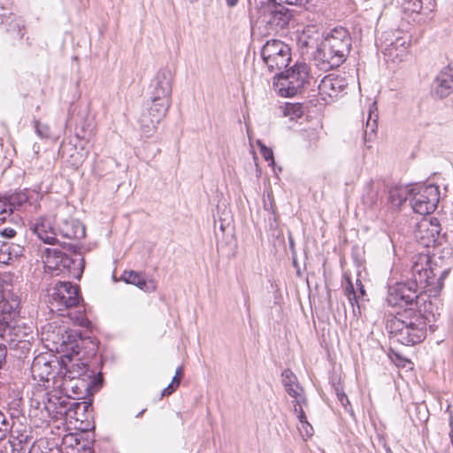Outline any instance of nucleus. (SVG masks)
Masks as SVG:
<instances>
[{
  "label": "nucleus",
  "mask_w": 453,
  "mask_h": 453,
  "mask_svg": "<svg viewBox=\"0 0 453 453\" xmlns=\"http://www.w3.org/2000/svg\"><path fill=\"white\" fill-rule=\"evenodd\" d=\"M390 339L411 346L421 342L426 335V319L412 308H405L387 321Z\"/></svg>",
  "instance_id": "nucleus-1"
},
{
  "label": "nucleus",
  "mask_w": 453,
  "mask_h": 453,
  "mask_svg": "<svg viewBox=\"0 0 453 453\" xmlns=\"http://www.w3.org/2000/svg\"><path fill=\"white\" fill-rule=\"evenodd\" d=\"M248 12L251 25L265 27L268 34L286 28L292 18L290 10L277 0H250Z\"/></svg>",
  "instance_id": "nucleus-2"
},
{
  "label": "nucleus",
  "mask_w": 453,
  "mask_h": 453,
  "mask_svg": "<svg viewBox=\"0 0 453 453\" xmlns=\"http://www.w3.org/2000/svg\"><path fill=\"white\" fill-rule=\"evenodd\" d=\"M351 38L344 27H335L325 38L315 57L316 65L324 71L338 67L349 53Z\"/></svg>",
  "instance_id": "nucleus-3"
},
{
  "label": "nucleus",
  "mask_w": 453,
  "mask_h": 453,
  "mask_svg": "<svg viewBox=\"0 0 453 453\" xmlns=\"http://www.w3.org/2000/svg\"><path fill=\"white\" fill-rule=\"evenodd\" d=\"M45 272L52 276L62 275L80 279L83 270V259H73L57 248H47L42 254Z\"/></svg>",
  "instance_id": "nucleus-4"
},
{
  "label": "nucleus",
  "mask_w": 453,
  "mask_h": 453,
  "mask_svg": "<svg viewBox=\"0 0 453 453\" xmlns=\"http://www.w3.org/2000/svg\"><path fill=\"white\" fill-rule=\"evenodd\" d=\"M275 90L281 96H294L302 92L309 80V66L305 63H296L293 67L275 77Z\"/></svg>",
  "instance_id": "nucleus-5"
},
{
  "label": "nucleus",
  "mask_w": 453,
  "mask_h": 453,
  "mask_svg": "<svg viewBox=\"0 0 453 453\" xmlns=\"http://www.w3.org/2000/svg\"><path fill=\"white\" fill-rule=\"evenodd\" d=\"M437 267H434L429 251L419 252L412 258V265L410 271L408 284L421 294L427 287H434Z\"/></svg>",
  "instance_id": "nucleus-6"
},
{
  "label": "nucleus",
  "mask_w": 453,
  "mask_h": 453,
  "mask_svg": "<svg viewBox=\"0 0 453 453\" xmlns=\"http://www.w3.org/2000/svg\"><path fill=\"white\" fill-rule=\"evenodd\" d=\"M32 406L44 411L48 417L58 418V416L68 415L74 408H80L85 403L71 402L67 398L58 396L56 394H50L45 389H39L34 394L31 399Z\"/></svg>",
  "instance_id": "nucleus-7"
},
{
  "label": "nucleus",
  "mask_w": 453,
  "mask_h": 453,
  "mask_svg": "<svg viewBox=\"0 0 453 453\" xmlns=\"http://www.w3.org/2000/svg\"><path fill=\"white\" fill-rule=\"evenodd\" d=\"M80 300L77 286L70 281H58L50 290L47 302L51 311H58L64 316L63 311L76 307Z\"/></svg>",
  "instance_id": "nucleus-8"
},
{
  "label": "nucleus",
  "mask_w": 453,
  "mask_h": 453,
  "mask_svg": "<svg viewBox=\"0 0 453 453\" xmlns=\"http://www.w3.org/2000/svg\"><path fill=\"white\" fill-rule=\"evenodd\" d=\"M173 73L167 69H160L152 79L150 88V104L168 111L172 100Z\"/></svg>",
  "instance_id": "nucleus-9"
},
{
  "label": "nucleus",
  "mask_w": 453,
  "mask_h": 453,
  "mask_svg": "<svg viewBox=\"0 0 453 453\" xmlns=\"http://www.w3.org/2000/svg\"><path fill=\"white\" fill-rule=\"evenodd\" d=\"M261 57L270 72L287 67L290 59V48L280 40L267 41L261 50Z\"/></svg>",
  "instance_id": "nucleus-10"
},
{
  "label": "nucleus",
  "mask_w": 453,
  "mask_h": 453,
  "mask_svg": "<svg viewBox=\"0 0 453 453\" xmlns=\"http://www.w3.org/2000/svg\"><path fill=\"white\" fill-rule=\"evenodd\" d=\"M63 373L62 359L50 353H41L36 356L31 365V374L35 380L39 382H49L55 379L56 374L61 376Z\"/></svg>",
  "instance_id": "nucleus-11"
},
{
  "label": "nucleus",
  "mask_w": 453,
  "mask_h": 453,
  "mask_svg": "<svg viewBox=\"0 0 453 453\" xmlns=\"http://www.w3.org/2000/svg\"><path fill=\"white\" fill-rule=\"evenodd\" d=\"M440 192L435 185H421L412 188L411 206L414 212L427 215L434 211L439 203Z\"/></svg>",
  "instance_id": "nucleus-12"
},
{
  "label": "nucleus",
  "mask_w": 453,
  "mask_h": 453,
  "mask_svg": "<svg viewBox=\"0 0 453 453\" xmlns=\"http://www.w3.org/2000/svg\"><path fill=\"white\" fill-rule=\"evenodd\" d=\"M413 235L416 242L426 249L442 245L445 238L441 234V226L435 218L422 219L417 223Z\"/></svg>",
  "instance_id": "nucleus-13"
},
{
  "label": "nucleus",
  "mask_w": 453,
  "mask_h": 453,
  "mask_svg": "<svg viewBox=\"0 0 453 453\" xmlns=\"http://www.w3.org/2000/svg\"><path fill=\"white\" fill-rule=\"evenodd\" d=\"M420 294L407 282H397L388 287L387 303L392 307L403 308L418 303Z\"/></svg>",
  "instance_id": "nucleus-14"
},
{
  "label": "nucleus",
  "mask_w": 453,
  "mask_h": 453,
  "mask_svg": "<svg viewBox=\"0 0 453 453\" xmlns=\"http://www.w3.org/2000/svg\"><path fill=\"white\" fill-rule=\"evenodd\" d=\"M2 299L0 300V323H9L15 318L19 306L18 296L14 295L12 289L9 288L5 280H3L1 290Z\"/></svg>",
  "instance_id": "nucleus-15"
},
{
  "label": "nucleus",
  "mask_w": 453,
  "mask_h": 453,
  "mask_svg": "<svg viewBox=\"0 0 453 453\" xmlns=\"http://www.w3.org/2000/svg\"><path fill=\"white\" fill-rule=\"evenodd\" d=\"M167 111H168L161 108L152 106V104H148V107L142 111L138 119L142 134L147 137H150L157 130V125L166 115Z\"/></svg>",
  "instance_id": "nucleus-16"
},
{
  "label": "nucleus",
  "mask_w": 453,
  "mask_h": 453,
  "mask_svg": "<svg viewBox=\"0 0 453 453\" xmlns=\"http://www.w3.org/2000/svg\"><path fill=\"white\" fill-rule=\"evenodd\" d=\"M346 81L340 76L328 74L325 76L318 86L319 96L326 104L336 98L346 88Z\"/></svg>",
  "instance_id": "nucleus-17"
},
{
  "label": "nucleus",
  "mask_w": 453,
  "mask_h": 453,
  "mask_svg": "<svg viewBox=\"0 0 453 453\" xmlns=\"http://www.w3.org/2000/svg\"><path fill=\"white\" fill-rule=\"evenodd\" d=\"M453 90V69L444 67L434 81V93L440 98L448 96Z\"/></svg>",
  "instance_id": "nucleus-18"
},
{
  "label": "nucleus",
  "mask_w": 453,
  "mask_h": 453,
  "mask_svg": "<svg viewBox=\"0 0 453 453\" xmlns=\"http://www.w3.org/2000/svg\"><path fill=\"white\" fill-rule=\"evenodd\" d=\"M67 362H71V357L68 355H65L62 357L63 373L61 374L64 380H68L69 382H73L74 380H79L82 376H87L88 378L93 376V372H90V374H87L88 370L84 363L72 364L69 365Z\"/></svg>",
  "instance_id": "nucleus-19"
},
{
  "label": "nucleus",
  "mask_w": 453,
  "mask_h": 453,
  "mask_svg": "<svg viewBox=\"0 0 453 453\" xmlns=\"http://www.w3.org/2000/svg\"><path fill=\"white\" fill-rule=\"evenodd\" d=\"M58 231L67 239H81L85 236L84 226L74 219H60L58 221Z\"/></svg>",
  "instance_id": "nucleus-20"
},
{
  "label": "nucleus",
  "mask_w": 453,
  "mask_h": 453,
  "mask_svg": "<svg viewBox=\"0 0 453 453\" xmlns=\"http://www.w3.org/2000/svg\"><path fill=\"white\" fill-rule=\"evenodd\" d=\"M33 231L44 243L55 244L57 242V233L53 229L50 220L47 219H39L34 224Z\"/></svg>",
  "instance_id": "nucleus-21"
},
{
  "label": "nucleus",
  "mask_w": 453,
  "mask_h": 453,
  "mask_svg": "<svg viewBox=\"0 0 453 453\" xmlns=\"http://www.w3.org/2000/svg\"><path fill=\"white\" fill-rule=\"evenodd\" d=\"M11 323H0V337L10 342H28L23 338L28 335L27 331H30V327H25L22 330L19 325L12 326Z\"/></svg>",
  "instance_id": "nucleus-22"
},
{
  "label": "nucleus",
  "mask_w": 453,
  "mask_h": 453,
  "mask_svg": "<svg viewBox=\"0 0 453 453\" xmlns=\"http://www.w3.org/2000/svg\"><path fill=\"white\" fill-rule=\"evenodd\" d=\"M412 188L408 186L396 185L388 191V200L392 206L400 207L407 199L411 200Z\"/></svg>",
  "instance_id": "nucleus-23"
},
{
  "label": "nucleus",
  "mask_w": 453,
  "mask_h": 453,
  "mask_svg": "<svg viewBox=\"0 0 453 453\" xmlns=\"http://www.w3.org/2000/svg\"><path fill=\"white\" fill-rule=\"evenodd\" d=\"M378 129V113L376 103H372L369 106L368 116L365 123V129L364 134V139L365 142L372 141Z\"/></svg>",
  "instance_id": "nucleus-24"
},
{
  "label": "nucleus",
  "mask_w": 453,
  "mask_h": 453,
  "mask_svg": "<svg viewBox=\"0 0 453 453\" xmlns=\"http://www.w3.org/2000/svg\"><path fill=\"white\" fill-rule=\"evenodd\" d=\"M21 252L22 248L19 245L0 242V264H9L12 259L19 257Z\"/></svg>",
  "instance_id": "nucleus-25"
},
{
  "label": "nucleus",
  "mask_w": 453,
  "mask_h": 453,
  "mask_svg": "<svg viewBox=\"0 0 453 453\" xmlns=\"http://www.w3.org/2000/svg\"><path fill=\"white\" fill-rule=\"evenodd\" d=\"M30 192L27 190L12 194L6 199L7 210H10L12 215L14 210H18L27 203L30 204Z\"/></svg>",
  "instance_id": "nucleus-26"
},
{
  "label": "nucleus",
  "mask_w": 453,
  "mask_h": 453,
  "mask_svg": "<svg viewBox=\"0 0 453 453\" xmlns=\"http://www.w3.org/2000/svg\"><path fill=\"white\" fill-rule=\"evenodd\" d=\"M410 47L409 41L403 38H397L395 42H392L388 48L386 49V55L393 57L394 59H402L406 55Z\"/></svg>",
  "instance_id": "nucleus-27"
},
{
  "label": "nucleus",
  "mask_w": 453,
  "mask_h": 453,
  "mask_svg": "<svg viewBox=\"0 0 453 453\" xmlns=\"http://www.w3.org/2000/svg\"><path fill=\"white\" fill-rule=\"evenodd\" d=\"M122 279L125 282L133 284L141 289L149 290L145 279L139 273L134 271H125L122 274Z\"/></svg>",
  "instance_id": "nucleus-28"
},
{
  "label": "nucleus",
  "mask_w": 453,
  "mask_h": 453,
  "mask_svg": "<svg viewBox=\"0 0 453 453\" xmlns=\"http://www.w3.org/2000/svg\"><path fill=\"white\" fill-rule=\"evenodd\" d=\"M357 285L358 294L355 291L354 287L349 280H348V285L346 286V288H345V294L352 306H354V303H357L358 298H360L361 296H364L365 294V288L360 280H357Z\"/></svg>",
  "instance_id": "nucleus-29"
},
{
  "label": "nucleus",
  "mask_w": 453,
  "mask_h": 453,
  "mask_svg": "<svg viewBox=\"0 0 453 453\" xmlns=\"http://www.w3.org/2000/svg\"><path fill=\"white\" fill-rule=\"evenodd\" d=\"M64 445L73 447V450L75 449L77 451L83 449V453H91L90 448H86L81 445L80 439L76 434H69L64 438Z\"/></svg>",
  "instance_id": "nucleus-30"
},
{
  "label": "nucleus",
  "mask_w": 453,
  "mask_h": 453,
  "mask_svg": "<svg viewBox=\"0 0 453 453\" xmlns=\"http://www.w3.org/2000/svg\"><path fill=\"white\" fill-rule=\"evenodd\" d=\"M285 390L288 392V394L294 398V402L300 404V403H305L306 398L303 395V388L297 383L294 386H288L285 388Z\"/></svg>",
  "instance_id": "nucleus-31"
},
{
  "label": "nucleus",
  "mask_w": 453,
  "mask_h": 453,
  "mask_svg": "<svg viewBox=\"0 0 453 453\" xmlns=\"http://www.w3.org/2000/svg\"><path fill=\"white\" fill-rule=\"evenodd\" d=\"M281 376L284 388L294 386L295 384L298 383L296 376L289 369H285L282 372Z\"/></svg>",
  "instance_id": "nucleus-32"
},
{
  "label": "nucleus",
  "mask_w": 453,
  "mask_h": 453,
  "mask_svg": "<svg viewBox=\"0 0 453 453\" xmlns=\"http://www.w3.org/2000/svg\"><path fill=\"white\" fill-rule=\"evenodd\" d=\"M34 125H35V133L40 138L44 139V138L50 137V132L49 126H47L45 124H41L38 120H35Z\"/></svg>",
  "instance_id": "nucleus-33"
},
{
  "label": "nucleus",
  "mask_w": 453,
  "mask_h": 453,
  "mask_svg": "<svg viewBox=\"0 0 453 453\" xmlns=\"http://www.w3.org/2000/svg\"><path fill=\"white\" fill-rule=\"evenodd\" d=\"M257 145L260 149V153L265 161L270 162V165H274L273 150L267 148L261 141H257Z\"/></svg>",
  "instance_id": "nucleus-34"
},
{
  "label": "nucleus",
  "mask_w": 453,
  "mask_h": 453,
  "mask_svg": "<svg viewBox=\"0 0 453 453\" xmlns=\"http://www.w3.org/2000/svg\"><path fill=\"white\" fill-rule=\"evenodd\" d=\"M10 210H7L6 198H0V226L11 217Z\"/></svg>",
  "instance_id": "nucleus-35"
},
{
  "label": "nucleus",
  "mask_w": 453,
  "mask_h": 453,
  "mask_svg": "<svg viewBox=\"0 0 453 453\" xmlns=\"http://www.w3.org/2000/svg\"><path fill=\"white\" fill-rule=\"evenodd\" d=\"M52 327H53L52 324H50V323L43 326V332H42L43 339L46 341H50L54 343H58L60 341V339L58 337V333L55 335L54 331L51 334L50 332V328H52Z\"/></svg>",
  "instance_id": "nucleus-36"
},
{
  "label": "nucleus",
  "mask_w": 453,
  "mask_h": 453,
  "mask_svg": "<svg viewBox=\"0 0 453 453\" xmlns=\"http://www.w3.org/2000/svg\"><path fill=\"white\" fill-rule=\"evenodd\" d=\"M24 26L21 22L20 19H16V20H13L12 21V24L10 25V28L8 29L9 31H16L17 32V35L19 38H22L24 34L22 33V29H23Z\"/></svg>",
  "instance_id": "nucleus-37"
},
{
  "label": "nucleus",
  "mask_w": 453,
  "mask_h": 453,
  "mask_svg": "<svg viewBox=\"0 0 453 453\" xmlns=\"http://www.w3.org/2000/svg\"><path fill=\"white\" fill-rule=\"evenodd\" d=\"M287 113L288 114H295L296 116H301L302 115V110H301V106L299 105H296V104H290V105H287Z\"/></svg>",
  "instance_id": "nucleus-38"
},
{
  "label": "nucleus",
  "mask_w": 453,
  "mask_h": 453,
  "mask_svg": "<svg viewBox=\"0 0 453 453\" xmlns=\"http://www.w3.org/2000/svg\"><path fill=\"white\" fill-rule=\"evenodd\" d=\"M297 418H298L300 423H302L303 426H306L307 427H310L311 430H312V427L307 421L306 415H305L304 411L302 408V406H300V411H299V414H297Z\"/></svg>",
  "instance_id": "nucleus-39"
},
{
  "label": "nucleus",
  "mask_w": 453,
  "mask_h": 453,
  "mask_svg": "<svg viewBox=\"0 0 453 453\" xmlns=\"http://www.w3.org/2000/svg\"><path fill=\"white\" fill-rule=\"evenodd\" d=\"M438 271L439 269L437 268V271H435L437 273H438ZM440 273V277L437 279L435 277V284L434 286H437L439 288H441L442 287V280L447 277L448 273H449V271L448 270H442V271H440L439 272Z\"/></svg>",
  "instance_id": "nucleus-40"
},
{
  "label": "nucleus",
  "mask_w": 453,
  "mask_h": 453,
  "mask_svg": "<svg viewBox=\"0 0 453 453\" xmlns=\"http://www.w3.org/2000/svg\"><path fill=\"white\" fill-rule=\"evenodd\" d=\"M176 388H177L173 384L170 383L166 388H165L162 390L161 395L162 396L170 395L176 390Z\"/></svg>",
  "instance_id": "nucleus-41"
},
{
  "label": "nucleus",
  "mask_w": 453,
  "mask_h": 453,
  "mask_svg": "<svg viewBox=\"0 0 453 453\" xmlns=\"http://www.w3.org/2000/svg\"><path fill=\"white\" fill-rule=\"evenodd\" d=\"M1 234L6 238H12L16 234V231L13 228H4L1 231Z\"/></svg>",
  "instance_id": "nucleus-42"
},
{
  "label": "nucleus",
  "mask_w": 453,
  "mask_h": 453,
  "mask_svg": "<svg viewBox=\"0 0 453 453\" xmlns=\"http://www.w3.org/2000/svg\"><path fill=\"white\" fill-rule=\"evenodd\" d=\"M8 429V423L6 422L4 414L0 411V432Z\"/></svg>",
  "instance_id": "nucleus-43"
},
{
  "label": "nucleus",
  "mask_w": 453,
  "mask_h": 453,
  "mask_svg": "<svg viewBox=\"0 0 453 453\" xmlns=\"http://www.w3.org/2000/svg\"><path fill=\"white\" fill-rule=\"evenodd\" d=\"M76 322L81 326H86L88 324V319L83 316L82 313H79V316L75 318Z\"/></svg>",
  "instance_id": "nucleus-44"
},
{
  "label": "nucleus",
  "mask_w": 453,
  "mask_h": 453,
  "mask_svg": "<svg viewBox=\"0 0 453 453\" xmlns=\"http://www.w3.org/2000/svg\"><path fill=\"white\" fill-rule=\"evenodd\" d=\"M338 399L343 406L349 403L348 396L344 393L338 394Z\"/></svg>",
  "instance_id": "nucleus-45"
},
{
  "label": "nucleus",
  "mask_w": 453,
  "mask_h": 453,
  "mask_svg": "<svg viewBox=\"0 0 453 453\" xmlns=\"http://www.w3.org/2000/svg\"><path fill=\"white\" fill-rule=\"evenodd\" d=\"M449 426H450L449 437H450L451 442L453 443V414H450V417H449Z\"/></svg>",
  "instance_id": "nucleus-46"
},
{
  "label": "nucleus",
  "mask_w": 453,
  "mask_h": 453,
  "mask_svg": "<svg viewBox=\"0 0 453 453\" xmlns=\"http://www.w3.org/2000/svg\"><path fill=\"white\" fill-rule=\"evenodd\" d=\"M295 404H294V411L295 413L297 415L299 414V411H300V406H303V405H306L307 403V401L305 403H300V404H298L297 403L294 402Z\"/></svg>",
  "instance_id": "nucleus-47"
},
{
  "label": "nucleus",
  "mask_w": 453,
  "mask_h": 453,
  "mask_svg": "<svg viewBox=\"0 0 453 453\" xmlns=\"http://www.w3.org/2000/svg\"><path fill=\"white\" fill-rule=\"evenodd\" d=\"M171 383L173 384L176 388H178L180 383V377L174 376Z\"/></svg>",
  "instance_id": "nucleus-48"
},
{
  "label": "nucleus",
  "mask_w": 453,
  "mask_h": 453,
  "mask_svg": "<svg viewBox=\"0 0 453 453\" xmlns=\"http://www.w3.org/2000/svg\"><path fill=\"white\" fill-rule=\"evenodd\" d=\"M182 375H183V368H182V366H180V367L177 368L174 376L181 378Z\"/></svg>",
  "instance_id": "nucleus-49"
},
{
  "label": "nucleus",
  "mask_w": 453,
  "mask_h": 453,
  "mask_svg": "<svg viewBox=\"0 0 453 453\" xmlns=\"http://www.w3.org/2000/svg\"><path fill=\"white\" fill-rule=\"evenodd\" d=\"M239 0H226V4L229 7H234L237 4Z\"/></svg>",
  "instance_id": "nucleus-50"
},
{
  "label": "nucleus",
  "mask_w": 453,
  "mask_h": 453,
  "mask_svg": "<svg viewBox=\"0 0 453 453\" xmlns=\"http://www.w3.org/2000/svg\"><path fill=\"white\" fill-rule=\"evenodd\" d=\"M83 161V156L81 155L80 158L73 163L76 166H78Z\"/></svg>",
  "instance_id": "nucleus-51"
},
{
  "label": "nucleus",
  "mask_w": 453,
  "mask_h": 453,
  "mask_svg": "<svg viewBox=\"0 0 453 453\" xmlns=\"http://www.w3.org/2000/svg\"><path fill=\"white\" fill-rule=\"evenodd\" d=\"M81 386L84 387L86 389H88L89 387V383L85 384V380L81 379Z\"/></svg>",
  "instance_id": "nucleus-52"
},
{
  "label": "nucleus",
  "mask_w": 453,
  "mask_h": 453,
  "mask_svg": "<svg viewBox=\"0 0 453 453\" xmlns=\"http://www.w3.org/2000/svg\"><path fill=\"white\" fill-rule=\"evenodd\" d=\"M70 388H71L72 389H74V388H79V382H75L73 385H70Z\"/></svg>",
  "instance_id": "nucleus-53"
},
{
  "label": "nucleus",
  "mask_w": 453,
  "mask_h": 453,
  "mask_svg": "<svg viewBox=\"0 0 453 453\" xmlns=\"http://www.w3.org/2000/svg\"><path fill=\"white\" fill-rule=\"evenodd\" d=\"M143 412H144V410H142V411H140V412L137 414V416H136V417L138 418V417L142 416Z\"/></svg>",
  "instance_id": "nucleus-54"
},
{
  "label": "nucleus",
  "mask_w": 453,
  "mask_h": 453,
  "mask_svg": "<svg viewBox=\"0 0 453 453\" xmlns=\"http://www.w3.org/2000/svg\"><path fill=\"white\" fill-rule=\"evenodd\" d=\"M65 383L66 384V387H69V384H71L72 382H69L68 380H65Z\"/></svg>",
  "instance_id": "nucleus-55"
},
{
  "label": "nucleus",
  "mask_w": 453,
  "mask_h": 453,
  "mask_svg": "<svg viewBox=\"0 0 453 453\" xmlns=\"http://www.w3.org/2000/svg\"><path fill=\"white\" fill-rule=\"evenodd\" d=\"M35 450H36L35 447H33L30 453H35Z\"/></svg>",
  "instance_id": "nucleus-56"
},
{
  "label": "nucleus",
  "mask_w": 453,
  "mask_h": 453,
  "mask_svg": "<svg viewBox=\"0 0 453 453\" xmlns=\"http://www.w3.org/2000/svg\"><path fill=\"white\" fill-rule=\"evenodd\" d=\"M387 453H393V452H392V450L389 448H388L387 449Z\"/></svg>",
  "instance_id": "nucleus-57"
},
{
  "label": "nucleus",
  "mask_w": 453,
  "mask_h": 453,
  "mask_svg": "<svg viewBox=\"0 0 453 453\" xmlns=\"http://www.w3.org/2000/svg\"><path fill=\"white\" fill-rule=\"evenodd\" d=\"M372 185H373V181H372V180H371V181L369 182V186H371V187H372Z\"/></svg>",
  "instance_id": "nucleus-58"
}]
</instances>
